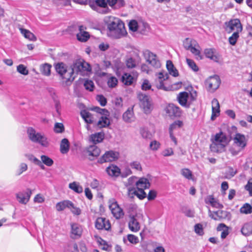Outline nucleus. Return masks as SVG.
I'll list each match as a JSON object with an SVG mask.
<instances>
[{
	"label": "nucleus",
	"mask_w": 252,
	"mask_h": 252,
	"mask_svg": "<svg viewBox=\"0 0 252 252\" xmlns=\"http://www.w3.org/2000/svg\"><path fill=\"white\" fill-rule=\"evenodd\" d=\"M55 68L61 79L66 85H70L74 80L76 76L73 75V70L70 67L68 68L67 65L64 63H58L55 64Z\"/></svg>",
	"instance_id": "obj_1"
},
{
	"label": "nucleus",
	"mask_w": 252,
	"mask_h": 252,
	"mask_svg": "<svg viewBox=\"0 0 252 252\" xmlns=\"http://www.w3.org/2000/svg\"><path fill=\"white\" fill-rule=\"evenodd\" d=\"M228 143L229 140L226 134L220 132L216 134L212 143L210 145V150L214 153H221Z\"/></svg>",
	"instance_id": "obj_2"
},
{
	"label": "nucleus",
	"mask_w": 252,
	"mask_h": 252,
	"mask_svg": "<svg viewBox=\"0 0 252 252\" xmlns=\"http://www.w3.org/2000/svg\"><path fill=\"white\" fill-rule=\"evenodd\" d=\"M107 28L110 32L115 34L117 38H120L126 33L124 23L119 19L114 17H109Z\"/></svg>",
	"instance_id": "obj_3"
},
{
	"label": "nucleus",
	"mask_w": 252,
	"mask_h": 252,
	"mask_svg": "<svg viewBox=\"0 0 252 252\" xmlns=\"http://www.w3.org/2000/svg\"><path fill=\"white\" fill-rule=\"evenodd\" d=\"M28 137L32 142L39 144L44 147H48L49 142L45 134L41 132H37L35 129L30 127L27 129Z\"/></svg>",
	"instance_id": "obj_4"
},
{
	"label": "nucleus",
	"mask_w": 252,
	"mask_h": 252,
	"mask_svg": "<svg viewBox=\"0 0 252 252\" xmlns=\"http://www.w3.org/2000/svg\"><path fill=\"white\" fill-rule=\"evenodd\" d=\"M70 67L73 70V75L75 73L76 74L83 73L85 72L91 71L92 69L90 64L82 59L75 61L70 65Z\"/></svg>",
	"instance_id": "obj_5"
},
{
	"label": "nucleus",
	"mask_w": 252,
	"mask_h": 252,
	"mask_svg": "<svg viewBox=\"0 0 252 252\" xmlns=\"http://www.w3.org/2000/svg\"><path fill=\"white\" fill-rule=\"evenodd\" d=\"M225 30L228 33L232 32H242L243 27L238 19H232L225 23Z\"/></svg>",
	"instance_id": "obj_6"
},
{
	"label": "nucleus",
	"mask_w": 252,
	"mask_h": 252,
	"mask_svg": "<svg viewBox=\"0 0 252 252\" xmlns=\"http://www.w3.org/2000/svg\"><path fill=\"white\" fill-rule=\"evenodd\" d=\"M137 97L140 102V106L143 109L145 113H150L152 110V104L149 96L139 92L137 94Z\"/></svg>",
	"instance_id": "obj_7"
},
{
	"label": "nucleus",
	"mask_w": 252,
	"mask_h": 252,
	"mask_svg": "<svg viewBox=\"0 0 252 252\" xmlns=\"http://www.w3.org/2000/svg\"><path fill=\"white\" fill-rule=\"evenodd\" d=\"M119 153L112 150L106 152L97 160L99 163L112 162L119 158Z\"/></svg>",
	"instance_id": "obj_8"
},
{
	"label": "nucleus",
	"mask_w": 252,
	"mask_h": 252,
	"mask_svg": "<svg viewBox=\"0 0 252 252\" xmlns=\"http://www.w3.org/2000/svg\"><path fill=\"white\" fill-rule=\"evenodd\" d=\"M89 5L92 9L96 11H98V7L106 8L101 12L103 14L107 13L110 11V9L107 7L106 0H89ZM99 12L100 13V11Z\"/></svg>",
	"instance_id": "obj_9"
},
{
	"label": "nucleus",
	"mask_w": 252,
	"mask_h": 252,
	"mask_svg": "<svg viewBox=\"0 0 252 252\" xmlns=\"http://www.w3.org/2000/svg\"><path fill=\"white\" fill-rule=\"evenodd\" d=\"M205 86L209 91H214L220 86V80L217 75L211 76L205 81Z\"/></svg>",
	"instance_id": "obj_10"
},
{
	"label": "nucleus",
	"mask_w": 252,
	"mask_h": 252,
	"mask_svg": "<svg viewBox=\"0 0 252 252\" xmlns=\"http://www.w3.org/2000/svg\"><path fill=\"white\" fill-rule=\"evenodd\" d=\"M165 111L170 118L179 117L182 115V110L180 107L173 103L167 105Z\"/></svg>",
	"instance_id": "obj_11"
},
{
	"label": "nucleus",
	"mask_w": 252,
	"mask_h": 252,
	"mask_svg": "<svg viewBox=\"0 0 252 252\" xmlns=\"http://www.w3.org/2000/svg\"><path fill=\"white\" fill-rule=\"evenodd\" d=\"M32 194V190L30 189H27L25 191L17 193L16 194V198L20 203L26 204L29 202Z\"/></svg>",
	"instance_id": "obj_12"
},
{
	"label": "nucleus",
	"mask_w": 252,
	"mask_h": 252,
	"mask_svg": "<svg viewBox=\"0 0 252 252\" xmlns=\"http://www.w3.org/2000/svg\"><path fill=\"white\" fill-rule=\"evenodd\" d=\"M70 226V237L74 239L80 238L83 232L82 226L77 223H72Z\"/></svg>",
	"instance_id": "obj_13"
},
{
	"label": "nucleus",
	"mask_w": 252,
	"mask_h": 252,
	"mask_svg": "<svg viewBox=\"0 0 252 252\" xmlns=\"http://www.w3.org/2000/svg\"><path fill=\"white\" fill-rule=\"evenodd\" d=\"M95 226L97 229L109 230L111 228V224L109 220L100 217L96 220Z\"/></svg>",
	"instance_id": "obj_14"
},
{
	"label": "nucleus",
	"mask_w": 252,
	"mask_h": 252,
	"mask_svg": "<svg viewBox=\"0 0 252 252\" xmlns=\"http://www.w3.org/2000/svg\"><path fill=\"white\" fill-rule=\"evenodd\" d=\"M147 56V62H148L149 64L155 68H158L160 67L161 64L160 61L156 54L151 52L148 51Z\"/></svg>",
	"instance_id": "obj_15"
},
{
	"label": "nucleus",
	"mask_w": 252,
	"mask_h": 252,
	"mask_svg": "<svg viewBox=\"0 0 252 252\" xmlns=\"http://www.w3.org/2000/svg\"><path fill=\"white\" fill-rule=\"evenodd\" d=\"M233 143L235 145L239 146L245 149L247 144V141L244 134L237 133L233 138Z\"/></svg>",
	"instance_id": "obj_16"
},
{
	"label": "nucleus",
	"mask_w": 252,
	"mask_h": 252,
	"mask_svg": "<svg viewBox=\"0 0 252 252\" xmlns=\"http://www.w3.org/2000/svg\"><path fill=\"white\" fill-rule=\"evenodd\" d=\"M109 208L114 217L117 219L121 218L124 215L122 209L119 207L117 203L116 202L111 203L109 205Z\"/></svg>",
	"instance_id": "obj_17"
},
{
	"label": "nucleus",
	"mask_w": 252,
	"mask_h": 252,
	"mask_svg": "<svg viewBox=\"0 0 252 252\" xmlns=\"http://www.w3.org/2000/svg\"><path fill=\"white\" fill-rule=\"evenodd\" d=\"M228 215L226 211L222 210H218L215 212H212L209 210V216L212 219L216 220H220L221 219H225Z\"/></svg>",
	"instance_id": "obj_18"
},
{
	"label": "nucleus",
	"mask_w": 252,
	"mask_h": 252,
	"mask_svg": "<svg viewBox=\"0 0 252 252\" xmlns=\"http://www.w3.org/2000/svg\"><path fill=\"white\" fill-rule=\"evenodd\" d=\"M86 153L90 157L91 160L94 159V158L98 157L100 153V150L95 145H91L86 150Z\"/></svg>",
	"instance_id": "obj_19"
},
{
	"label": "nucleus",
	"mask_w": 252,
	"mask_h": 252,
	"mask_svg": "<svg viewBox=\"0 0 252 252\" xmlns=\"http://www.w3.org/2000/svg\"><path fill=\"white\" fill-rule=\"evenodd\" d=\"M189 98V93L186 92L180 93L177 96V100L179 104L185 107L189 108L190 103L188 102Z\"/></svg>",
	"instance_id": "obj_20"
},
{
	"label": "nucleus",
	"mask_w": 252,
	"mask_h": 252,
	"mask_svg": "<svg viewBox=\"0 0 252 252\" xmlns=\"http://www.w3.org/2000/svg\"><path fill=\"white\" fill-rule=\"evenodd\" d=\"M86 27L81 25L79 26V32L76 34L77 39L81 42H86L90 38L89 32L85 31Z\"/></svg>",
	"instance_id": "obj_21"
},
{
	"label": "nucleus",
	"mask_w": 252,
	"mask_h": 252,
	"mask_svg": "<svg viewBox=\"0 0 252 252\" xmlns=\"http://www.w3.org/2000/svg\"><path fill=\"white\" fill-rule=\"evenodd\" d=\"M128 195L130 197H132L133 195H136L140 199H143L145 198L147 194L142 189H136L135 188H129L128 189Z\"/></svg>",
	"instance_id": "obj_22"
},
{
	"label": "nucleus",
	"mask_w": 252,
	"mask_h": 252,
	"mask_svg": "<svg viewBox=\"0 0 252 252\" xmlns=\"http://www.w3.org/2000/svg\"><path fill=\"white\" fill-rule=\"evenodd\" d=\"M105 170L107 174L111 177H118L121 174L120 168L113 164L108 166Z\"/></svg>",
	"instance_id": "obj_23"
},
{
	"label": "nucleus",
	"mask_w": 252,
	"mask_h": 252,
	"mask_svg": "<svg viewBox=\"0 0 252 252\" xmlns=\"http://www.w3.org/2000/svg\"><path fill=\"white\" fill-rule=\"evenodd\" d=\"M204 54L206 58H209L214 62H219L220 55L217 53L215 50L213 48H207L204 50Z\"/></svg>",
	"instance_id": "obj_24"
},
{
	"label": "nucleus",
	"mask_w": 252,
	"mask_h": 252,
	"mask_svg": "<svg viewBox=\"0 0 252 252\" xmlns=\"http://www.w3.org/2000/svg\"><path fill=\"white\" fill-rule=\"evenodd\" d=\"M212 113L211 120H214L220 114V104L218 100L216 98H214L212 101Z\"/></svg>",
	"instance_id": "obj_25"
},
{
	"label": "nucleus",
	"mask_w": 252,
	"mask_h": 252,
	"mask_svg": "<svg viewBox=\"0 0 252 252\" xmlns=\"http://www.w3.org/2000/svg\"><path fill=\"white\" fill-rule=\"evenodd\" d=\"M129 229L133 232H137L140 228V225L134 216H130L128 222Z\"/></svg>",
	"instance_id": "obj_26"
},
{
	"label": "nucleus",
	"mask_w": 252,
	"mask_h": 252,
	"mask_svg": "<svg viewBox=\"0 0 252 252\" xmlns=\"http://www.w3.org/2000/svg\"><path fill=\"white\" fill-rule=\"evenodd\" d=\"M205 202L206 204H210L213 207L216 208L223 207V205L220 204L212 195H208L205 198Z\"/></svg>",
	"instance_id": "obj_27"
},
{
	"label": "nucleus",
	"mask_w": 252,
	"mask_h": 252,
	"mask_svg": "<svg viewBox=\"0 0 252 252\" xmlns=\"http://www.w3.org/2000/svg\"><path fill=\"white\" fill-rule=\"evenodd\" d=\"M137 189H148L150 187V183L149 180L145 178H141L138 181L136 182Z\"/></svg>",
	"instance_id": "obj_28"
},
{
	"label": "nucleus",
	"mask_w": 252,
	"mask_h": 252,
	"mask_svg": "<svg viewBox=\"0 0 252 252\" xmlns=\"http://www.w3.org/2000/svg\"><path fill=\"white\" fill-rule=\"evenodd\" d=\"M71 206H73V203L69 200H66L57 203L56 205V208L58 211H62L66 208L71 209Z\"/></svg>",
	"instance_id": "obj_29"
},
{
	"label": "nucleus",
	"mask_w": 252,
	"mask_h": 252,
	"mask_svg": "<svg viewBox=\"0 0 252 252\" xmlns=\"http://www.w3.org/2000/svg\"><path fill=\"white\" fill-rule=\"evenodd\" d=\"M104 137L103 132H97L90 136L89 140L94 144L100 143L102 141Z\"/></svg>",
	"instance_id": "obj_30"
},
{
	"label": "nucleus",
	"mask_w": 252,
	"mask_h": 252,
	"mask_svg": "<svg viewBox=\"0 0 252 252\" xmlns=\"http://www.w3.org/2000/svg\"><path fill=\"white\" fill-rule=\"evenodd\" d=\"M139 61L131 57H128L125 60L126 66L128 69L136 68L139 64Z\"/></svg>",
	"instance_id": "obj_31"
},
{
	"label": "nucleus",
	"mask_w": 252,
	"mask_h": 252,
	"mask_svg": "<svg viewBox=\"0 0 252 252\" xmlns=\"http://www.w3.org/2000/svg\"><path fill=\"white\" fill-rule=\"evenodd\" d=\"M242 234L248 236L252 234V221H250L245 223L241 229Z\"/></svg>",
	"instance_id": "obj_32"
},
{
	"label": "nucleus",
	"mask_w": 252,
	"mask_h": 252,
	"mask_svg": "<svg viewBox=\"0 0 252 252\" xmlns=\"http://www.w3.org/2000/svg\"><path fill=\"white\" fill-rule=\"evenodd\" d=\"M123 120L127 123H130L134 121V114L132 109L128 108L123 115Z\"/></svg>",
	"instance_id": "obj_33"
},
{
	"label": "nucleus",
	"mask_w": 252,
	"mask_h": 252,
	"mask_svg": "<svg viewBox=\"0 0 252 252\" xmlns=\"http://www.w3.org/2000/svg\"><path fill=\"white\" fill-rule=\"evenodd\" d=\"M80 114L86 123L89 124L94 123V118L89 112L84 110L81 112Z\"/></svg>",
	"instance_id": "obj_34"
},
{
	"label": "nucleus",
	"mask_w": 252,
	"mask_h": 252,
	"mask_svg": "<svg viewBox=\"0 0 252 252\" xmlns=\"http://www.w3.org/2000/svg\"><path fill=\"white\" fill-rule=\"evenodd\" d=\"M166 68L170 75L174 77H177L179 75L178 71L174 67L171 61L168 60L166 62Z\"/></svg>",
	"instance_id": "obj_35"
},
{
	"label": "nucleus",
	"mask_w": 252,
	"mask_h": 252,
	"mask_svg": "<svg viewBox=\"0 0 252 252\" xmlns=\"http://www.w3.org/2000/svg\"><path fill=\"white\" fill-rule=\"evenodd\" d=\"M69 149V143L67 139L63 138L60 144V152L62 154H66Z\"/></svg>",
	"instance_id": "obj_36"
},
{
	"label": "nucleus",
	"mask_w": 252,
	"mask_h": 252,
	"mask_svg": "<svg viewBox=\"0 0 252 252\" xmlns=\"http://www.w3.org/2000/svg\"><path fill=\"white\" fill-rule=\"evenodd\" d=\"M109 125V119L105 116H102L97 123V126L99 128L108 126Z\"/></svg>",
	"instance_id": "obj_37"
},
{
	"label": "nucleus",
	"mask_w": 252,
	"mask_h": 252,
	"mask_svg": "<svg viewBox=\"0 0 252 252\" xmlns=\"http://www.w3.org/2000/svg\"><path fill=\"white\" fill-rule=\"evenodd\" d=\"M20 31L21 33L24 36V37L30 40L31 41H35L36 39L35 35L31 32L30 31L24 29L23 28H20Z\"/></svg>",
	"instance_id": "obj_38"
},
{
	"label": "nucleus",
	"mask_w": 252,
	"mask_h": 252,
	"mask_svg": "<svg viewBox=\"0 0 252 252\" xmlns=\"http://www.w3.org/2000/svg\"><path fill=\"white\" fill-rule=\"evenodd\" d=\"M133 79V77L130 74L126 73L122 77V81L125 85L129 86L132 84Z\"/></svg>",
	"instance_id": "obj_39"
},
{
	"label": "nucleus",
	"mask_w": 252,
	"mask_h": 252,
	"mask_svg": "<svg viewBox=\"0 0 252 252\" xmlns=\"http://www.w3.org/2000/svg\"><path fill=\"white\" fill-rule=\"evenodd\" d=\"M52 66L49 63H44L40 66V72L45 76H49L51 74Z\"/></svg>",
	"instance_id": "obj_40"
},
{
	"label": "nucleus",
	"mask_w": 252,
	"mask_h": 252,
	"mask_svg": "<svg viewBox=\"0 0 252 252\" xmlns=\"http://www.w3.org/2000/svg\"><path fill=\"white\" fill-rule=\"evenodd\" d=\"M244 149L239 146L234 145V143L229 148V151L230 152L232 156L238 155Z\"/></svg>",
	"instance_id": "obj_41"
},
{
	"label": "nucleus",
	"mask_w": 252,
	"mask_h": 252,
	"mask_svg": "<svg viewBox=\"0 0 252 252\" xmlns=\"http://www.w3.org/2000/svg\"><path fill=\"white\" fill-rule=\"evenodd\" d=\"M53 3L58 6H71V0H52Z\"/></svg>",
	"instance_id": "obj_42"
},
{
	"label": "nucleus",
	"mask_w": 252,
	"mask_h": 252,
	"mask_svg": "<svg viewBox=\"0 0 252 252\" xmlns=\"http://www.w3.org/2000/svg\"><path fill=\"white\" fill-rule=\"evenodd\" d=\"M234 32V33L228 38V41L231 45H235L239 37V32Z\"/></svg>",
	"instance_id": "obj_43"
},
{
	"label": "nucleus",
	"mask_w": 252,
	"mask_h": 252,
	"mask_svg": "<svg viewBox=\"0 0 252 252\" xmlns=\"http://www.w3.org/2000/svg\"><path fill=\"white\" fill-rule=\"evenodd\" d=\"M69 188L75 192L80 193L83 192V188L74 182L69 184Z\"/></svg>",
	"instance_id": "obj_44"
},
{
	"label": "nucleus",
	"mask_w": 252,
	"mask_h": 252,
	"mask_svg": "<svg viewBox=\"0 0 252 252\" xmlns=\"http://www.w3.org/2000/svg\"><path fill=\"white\" fill-rule=\"evenodd\" d=\"M240 211L242 214H249L252 213V206L248 203H245L240 208Z\"/></svg>",
	"instance_id": "obj_45"
},
{
	"label": "nucleus",
	"mask_w": 252,
	"mask_h": 252,
	"mask_svg": "<svg viewBox=\"0 0 252 252\" xmlns=\"http://www.w3.org/2000/svg\"><path fill=\"white\" fill-rule=\"evenodd\" d=\"M40 158L41 162L47 166H51L54 163L53 159L47 156L42 155Z\"/></svg>",
	"instance_id": "obj_46"
},
{
	"label": "nucleus",
	"mask_w": 252,
	"mask_h": 252,
	"mask_svg": "<svg viewBox=\"0 0 252 252\" xmlns=\"http://www.w3.org/2000/svg\"><path fill=\"white\" fill-rule=\"evenodd\" d=\"M183 125V123L182 121L180 120L175 121L170 125L169 131L173 132L174 130L181 128Z\"/></svg>",
	"instance_id": "obj_47"
},
{
	"label": "nucleus",
	"mask_w": 252,
	"mask_h": 252,
	"mask_svg": "<svg viewBox=\"0 0 252 252\" xmlns=\"http://www.w3.org/2000/svg\"><path fill=\"white\" fill-rule=\"evenodd\" d=\"M128 27L130 31L135 32L138 30L140 26L136 20H132L129 22Z\"/></svg>",
	"instance_id": "obj_48"
},
{
	"label": "nucleus",
	"mask_w": 252,
	"mask_h": 252,
	"mask_svg": "<svg viewBox=\"0 0 252 252\" xmlns=\"http://www.w3.org/2000/svg\"><path fill=\"white\" fill-rule=\"evenodd\" d=\"M91 110L96 113L102 115V116H109V112L106 109L99 108V107H94Z\"/></svg>",
	"instance_id": "obj_49"
},
{
	"label": "nucleus",
	"mask_w": 252,
	"mask_h": 252,
	"mask_svg": "<svg viewBox=\"0 0 252 252\" xmlns=\"http://www.w3.org/2000/svg\"><path fill=\"white\" fill-rule=\"evenodd\" d=\"M195 43H196V41L195 40H192L187 38L184 42V47L186 50H189L191 47H192Z\"/></svg>",
	"instance_id": "obj_50"
},
{
	"label": "nucleus",
	"mask_w": 252,
	"mask_h": 252,
	"mask_svg": "<svg viewBox=\"0 0 252 252\" xmlns=\"http://www.w3.org/2000/svg\"><path fill=\"white\" fill-rule=\"evenodd\" d=\"M140 133L142 137L144 139H151L152 137L151 133L146 128H141Z\"/></svg>",
	"instance_id": "obj_51"
},
{
	"label": "nucleus",
	"mask_w": 252,
	"mask_h": 252,
	"mask_svg": "<svg viewBox=\"0 0 252 252\" xmlns=\"http://www.w3.org/2000/svg\"><path fill=\"white\" fill-rule=\"evenodd\" d=\"M186 62L189 68H190L193 71L197 72L198 71L199 68L198 66L192 60L187 58L186 59Z\"/></svg>",
	"instance_id": "obj_52"
},
{
	"label": "nucleus",
	"mask_w": 252,
	"mask_h": 252,
	"mask_svg": "<svg viewBox=\"0 0 252 252\" xmlns=\"http://www.w3.org/2000/svg\"><path fill=\"white\" fill-rule=\"evenodd\" d=\"M182 175L186 179L190 180L192 179V174L191 171L188 169L185 168L181 170Z\"/></svg>",
	"instance_id": "obj_53"
},
{
	"label": "nucleus",
	"mask_w": 252,
	"mask_h": 252,
	"mask_svg": "<svg viewBox=\"0 0 252 252\" xmlns=\"http://www.w3.org/2000/svg\"><path fill=\"white\" fill-rule=\"evenodd\" d=\"M182 211L188 217L193 218L194 216V211L187 207H183Z\"/></svg>",
	"instance_id": "obj_54"
},
{
	"label": "nucleus",
	"mask_w": 252,
	"mask_h": 252,
	"mask_svg": "<svg viewBox=\"0 0 252 252\" xmlns=\"http://www.w3.org/2000/svg\"><path fill=\"white\" fill-rule=\"evenodd\" d=\"M17 71L20 74L27 75L29 74V70L27 67L22 64H19L17 66Z\"/></svg>",
	"instance_id": "obj_55"
},
{
	"label": "nucleus",
	"mask_w": 252,
	"mask_h": 252,
	"mask_svg": "<svg viewBox=\"0 0 252 252\" xmlns=\"http://www.w3.org/2000/svg\"><path fill=\"white\" fill-rule=\"evenodd\" d=\"M84 87L87 90L93 91L94 88V83L93 81L87 80L85 81Z\"/></svg>",
	"instance_id": "obj_56"
},
{
	"label": "nucleus",
	"mask_w": 252,
	"mask_h": 252,
	"mask_svg": "<svg viewBox=\"0 0 252 252\" xmlns=\"http://www.w3.org/2000/svg\"><path fill=\"white\" fill-rule=\"evenodd\" d=\"M118 80L114 76L109 78L107 81L108 86L110 88L115 87L117 85Z\"/></svg>",
	"instance_id": "obj_57"
},
{
	"label": "nucleus",
	"mask_w": 252,
	"mask_h": 252,
	"mask_svg": "<svg viewBox=\"0 0 252 252\" xmlns=\"http://www.w3.org/2000/svg\"><path fill=\"white\" fill-rule=\"evenodd\" d=\"M64 130V128L62 123H56L54 126V131L56 133H62Z\"/></svg>",
	"instance_id": "obj_58"
},
{
	"label": "nucleus",
	"mask_w": 252,
	"mask_h": 252,
	"mask_svg": "<svg viewBox=\"0 0 252 252\" xmlns=\"http://www.w3.org/2000/svg\"><path fill=\"white\" fill-rule=\"evenodd\" d=\"M237 173V170L234 169L231 167H228L227 170L226 172V177L227 178H231L235 176Z\"/></svg>",
	"instance_id": "obj_59"
},
{
	"label": "nucleus",
	"mask_w": 252,
	"mask_h": 252,
	"mask_svg": "<svg viewBox=\"0 0 252 252\" xmlns=\"http://www.w3.org/2000/svg\"><path fill=\"white\" fill-rule=\"evenodd\" d=\"M160 146V144L159 142L157 140H153L151 142L149 147L151 150L157 151L159 148Z\"/></svg>",
	"instance_id": "obj_60"
},
{
	"label": "nucleus",
	"mask_w": 252,
	"mask_h": 252,
	"mask_svg": "<svg viewBox=\"0 0 252 252\" xmlns=\"http://www.w3.org/2000/svg\"><path fill=\"white\" fill-rule=\"evenodd\" d=\"M195 232L200 236H202L204 234L203 226L200 223L196 224L194 225Z\"/></svg>",
	"instance_id": "obj_61"
},
{
	"label": "nucleus",
	"mask_w": 252,
	"mask_h": 252,
	"mask_svg": "<svg viewBox=\"0 0 252 252\" xmlns=\"http://www.w3.org/2000/svg\"><path fill=\"white\" fill-rule=\"evenodd\" d=\"M189 51L195 56L200 58V59H202L201 56L200 55V52L199 50L196 48V43H195L194 45L192 47H191Z\"/></svg>",
	"instance_id": "obj_62"
},
{
	"label": "nucleus",
	"mask_w": 252,
	"mask_h": 252,
	"mask_svg": "<svg viewBox=\"0 0 252 252\" xmlns=\"http://www.w3.org/2000/svg\"><path fill=\"white\" fill-rule=\"evenodd\" d=\"M151 88V85L147 79L144 80L141 85V89L143 91H147Z\"/></svg>",
	"instance_id": "obj_63"
},
{
	"label": "nucleus",
	"mask_w": 252,
	"mask_h": 252,
	"mask_svg": "<svg viewBox=\"0 0 252 252\" xmlns=\"http://www.w3.org/2000/svg\"><path fill=\"white\" fill-rule=\"evenodd\" d=\"M245 189L249 192L250 195L252 196V178L249 179Z\"/></svg>",
	"instance_id": "obj_64"
}]
</instances>
